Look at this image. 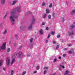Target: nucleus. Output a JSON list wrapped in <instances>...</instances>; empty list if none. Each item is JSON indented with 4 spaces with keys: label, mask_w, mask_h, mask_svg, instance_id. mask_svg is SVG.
<instances>
[{
    "label": "nucleus",
    "mask_w": 75,
    "mask_h": 75,
    "mask_svg": "<svg viewBox=\"0 0 75 75\" xmlns=\"http://www.w3.org/2000/svg\"><path fill=\"white\" fill-rule=\"evenodd\" d=\"M21 11V8L19 7L14 8L11 11L10 13V19L11 20V22L12 24H14V22H15V21L14 18H16L18 17V16L16 15V12L20 13Z\"/></svg>",
    "instance_id": "f257e3e1"
},
{
    "label": "nucleus",
    "mask_w": 75,
    "mask_h": 75,
    "mask_svg": "<svg viewBox=\"0 0 75 75\" xmlns=\"http://www.w3.org/2000/svg\"><path fill=\"white\" fill-rule=\"evenodd\" d=\"M16 56L17 54L16 53H15L13 55L12 57V59L11 63V66L15 62V60Z\"/></svg>",
    "instance_id": "f03ea898"
},
{
    "label": "nucleus",
    "mask_w": 75,
    "mask_h": 75,
    "mask_svg": "<svg viewBox=\"0 0 75 75\" xmlns=\"http://www.w3.org/2000/svg\"><path fill=\"white\" fill-rule=\"evenodd\" d=\"M6 61L7 65L8 66H9L11 61L10 57V56L7 57Z\"/></svg>",
    "instance_id": "7ed1b4c3"
},
{
    "label": "nucleus",
    "mask_w": 75,
    "mask_h": 75,
    "mask_svg": "<svg viewBox=\"0 0 75 75\" xmlns=\"http://www.w3.org/2000/svg\"><path fill=\"white\" fill-rule=\"evenodd\" d=\"M6 42L4 43L3 45L1 46V50H5L6 49Z\"/></svg>",
    "instance_id": "20e7f679"
},
{
    "label": "nucleus",
    "mask_w": 75,
    "mask_h": 75,
    "mask_svg": "<svg viewBox=\"0 0 75 75\" xmlns=\"http://www.w3.org/2000/svg\"><path fill=\"white\" fill-rule=\"evenodd\" d=\"M18 56L19 57H21L24 55V54L23 53H22V52H21V51H20L18 53Z\"/></svg>",
    "instance_id": "39448f33"
},
{
    "label": "nucleus",
    "mask_w": 75,
    "mask_h": 75,
    "mask_svg": "<svg viewBox=\"0 0 75 75\" xmlns=\"http://www.w3.org/2000/svg\"><path fill=\"white\" fill-rule=\"evenodd\" d=\"M43 32H44V30L42 29H40V30L39 33L40 34H43Z\"/></svg>",
    "instance_id": "423d86ee"
},
{
    "label": "nucleus",
    "mask_w": 75,
    "mask_h": 75,
    "mask_svg": "<svg viewBox=\"0 0 75 75\" xmlns=\"http://www.w3.org/2000/svg\"><path fill=\"white\" fill-rule=\"evenodd\" d=\"M35 18H33L32 20V23H31V24H34V23H35Z\"/></svg>",
    "instance_id": "0eeeda50"
},
{
    "label": "nucleus",
    "mask_w": 75,
    "mask_h": 75,
    "mask_svg": "<svg viewBox=\"0 0 75 75\" xmlns=\"http://www.w3.org/2000/svg\"><path fill=\"white\" fill-rule=\"evenodd\" d=\"M69 73V71H66L65 73H64V75H71L69 74H68Z\"/></svg>",
    "instance_id": "6e6552de"
},
{
    "label": "nucleus",
    "mask_w": 75,
    "mask_h": 75,
    "mask_svg": "<svg viewBox=\"0 0 75 75\" xmlns=\"http://www.w3.org/2000/svg\"><path fill=\"white\" fill-rule=\"evenodd\" d=\"M18 2V1L17 0H15L13 1V3L12 4V5H14L16 3H17Z\"/></svg>",
    "instance_id": "1a4fd4ad"
},
{
    "label": "nucleus",
    "mask_w": 75,
    "mask_h": 75,
    "mask_svg": "<svg viewBox=\"0 0 75 75\" xmlns=\"http://www.w3.org/2000/svg\"><path fill=\"white\" fill-rule=\"evenodd\" d=\"M3 63V60H0V67H1L2 65V64Z\"/></svg>",
    "instance_id": "9d476101"
},
{
    "label": "nucleus",
    "mask_w": 75,
    "mask_h": 75,
    "mask_svg": "<svg viewBox=\"0 0 75 75\" xmlns=\"http://www.w3.org/2000/svg\"><path fill=\"white\" fill-rule=\"evenodd\" d=\"M75 13V9L73 10L71 12V14L72 15H73Z\"/></svg>",
    "instance_id": "9b49d317"
},
{
    "label": "nucleus",
    "mask_w": 75,
    "mask_h": 75,
    "mask_svg": "<svg viewBox=\"0 0 75 75\" xmlns=\"http://www.w3.org/2000/svg\"><path fill=\"white\" fill-rule=\"evenodd\" d=\"M46 12L47 14H48L50 12V10L49 9H46Z\"/></svg>",
    "instance_id": "f8f14e48"
},
{
    "label": "nucleus",
    "mask_w": 75,
    "mask_h": 75,
    "mask_svg": "<svg viewBox=\"0 0 75 75\" xmlns=\"http://www.w3.org/2000/svg\"><path fill=\"white\" fill-rule=\"evenodd\" d=\"M75 23H74L71 26V29H72V28H73L74 27H75Z\"/></svg>",
    "instance_id": "ddd939ff"
},
{
    "label": "nucleus",
    "mask_w": 75,
    "mask_h": 75,
    "mask_svg": "<svg viewBox=\"0 0 75 75\" xmlns=\"http://www.w3.org/2000/svg\"><path fill=\"white\" fill-rule=\"evenodd\" d=\"M68 33H69V34L70 35H73L74 34V32H71L69 33V32L68 31Z\"/></svg>",
    "instance_id": "4468645a"
},
{
    "label": "nucleus",
    "mask_w": 75,
    "mask_h": 75,
    "mask_svg": "<svg viewBox=\"0 0 75 75\" xmlns=\"http://www.w3.org/2000/svg\"><path fill=\"white\" fill-rule=\"evenodd\" d=\"M1 3L2 4H4L5 3V1L4 0H1Z\"/></svg>",
    "instance_id": "2eb2a0df"
},
{
    "label": "nucleus",
    "mask_w": 75,
    "mask_h": 75,
    "mask_svg": "<svg viewBox=\"0 0 75 75\" xmlns=\"http://www.w3.org/2000/svg\"><path fill=\"white\" fill-rule=\"evenodd\" d=\"M33 28V27L32 25H30V26H29L28 29V30H31V29Z\"/></svg>",
    "instance_id": "dca6fc26"
},
{
    "label": "nucleus",
    "mask_w": 75,
    "mask_h": 75,
    "mask_svg": "<svg viewBox=\"0 0 75 75\" xmlns=\"http://www.w3.org/2000/svg\"><path fill=\"white\" fill-rule=\"evenodd\" d=\"M7 30L5 29L4 32L3 33V34H6L7 33Z\"/></svg>",
    "instance_id": "f3484780"
},
{
    "label": "nucleus",
    "mask_w": 75,
    "mask_h": 75,
    "mask_svg": "<svg viewBox=\"0 0 75 75\" xmlns=\"http://www.w3.org/2000/svg\"><path fill=\"white\" fill-rule=\"evenodd\" d=\"M7 14H8V12H7L6 13L5 16L4 17V19H5V18H6V16H7Z\"/></svg>",
    "instance_id": "a211bd4d"
},
{
    "label": "nucleus",
    "mask_w": 75,
    "mask_h": 75,
    "mask_svg": "<svg viewBox=\"0 0 75 75\" xmlns=\"http://www.w3.org/2000/svg\"><path fill=\"white\" fill-rule=\"evenodd\" d=\"M39 69H40V66H37L36 67V69L37 70H39Z\"/></svg>",
    "instance_id": "6ab92c4d"
},
{
    "label": "nucleus",
    "mask_w": 75,
    "mask_h": 75,
    "mask_svg": "<svg viewBox=\"0 0 75 75\" xmlns=\"http://www.w3.org/2000/svg\"><path fill=\"white\" fill-rule=\"evenodd\" d=\"M13 74H14V71H13V70H12L11 71V75H13Z\"/></svg>",
    "instance_id": "aec40b11"
},
{
    "label": "nucleus",
    "mask_w": 75,
    "mask_h": 75,
    "mask_svg": "<svg viewBox=\"0 0 75 75\" xmlns=\"http://www.w3.org/2000/svg\"><path fill=\"white\" fill-rule=\"evenodd\" d=\"M23 29H24L23 27V26H21L20 28V29L21 30H23Z\"/></svg>",
    "instance_id": "412c9836"
},
{
    "label": "nucleus",
    "mask_w": 75,
    "mask_h": 75,
    "mask_svg": "<svg viewBox=\"0 0 75 75\" xmlns=\"http://www.w3.org/2000/svg\"><path fill=\"white\" fill-rule=\"evenodd\" d=\"M51 34L52 35H54L55 34V32L52 31L51 32Z\"/></svg>",
    "instance_id": "4be33fe9"
},
{
    "label": "nucleus",
    "mask_w": 75,
    "mask_h": 75,
    "mask_svg": "<svg viewBox=\"0 0 75 75\" xmlns=\"http://www.w3.org/2000/svg\"><path fill=\"white\" fill-rule=\"evenodd\" d=\"M33 38H31V39L30 40V42H33Z\"/></svg>",
    "instance_id": "5701e85b"
},
{
    "label": "nucleus",
    "mask_w": 75,
    "mask_h": 75,
    "mask_svg": "<svg viewBox=\"0 0 75 75\" xmlns=\"http://www.w3.org/2000/svg\"><path fill=\"white\" fill-rule=\"evenodd\" d=\"M26 74V71H23L22 73V75H24Z\"/></svg>",
    "instance_id": "b1692460"
},
{
    "label": "nucleus",
    "mask_w": 75,
    "mask_h": 75,
    "mask_svg": "<svg viewBox=\"0 0 75 75\" xmlns=\"http://www.w3.org/2000/svg\"><path fill=\"white\" fill-rule=\"evenodd\" d=\"M60 68H63V69L65 68V66H64L60 65Z\"/></svg>",
    "instance_id": "393cba45"
},
{
    "label": "nucleus",
    "mask_w": 75,
    "mask_h": 75,
    "mask_svg": "<svg viewBox=\"0 0 75 75\" xmlns=\"http://www.w3.org/2000/svg\"><path fill=\"white\" fill-rule=\"evenodd\" d=\"M50 37H51V35L50 34V33H49L48 35V36L47 37V38H50Z\"/></svg>",
    "instance_id": "a878e982"
},
{
    "label": "nucleus",
    "mask_w": 75,
    "mask_h": 75,
    "mask_svg": "<svg viewBox=\"0 0 75 75\" xmlns=\"http://www.w3.org/2000/svg\"><path fill=\"white\" fill-rule=\"evenodd\" d=\"M47 71H46L45 70L44 71V73H43L44 75H45V74H47Z\"/></svg>",
    "instance_id": "bb28decb"
},
{
    "label": "nucleus",
    "mask_w": 75,
    "mask_h": 75,
    "mask_svg": "<svg viewBox=\"0 0 75 75\" xmlns=\"http://www.w3.org/2000/svg\"><path fill=\"white\" fill-rule=\"evenodd\" d=\"M48 67H45L44 68V69H45V70H47L48 69Z\"/></svg>",
    "instance_id": "cd10ccee"
},
{
    "label": "nucleus",
    "mask_w": 75,
    "mask_h": 75,
    "mask_svg": "<svg viewBox=\"0 0 75 75\" xmlns=\"http://www.w3.org/2000/svg\"><path fill=\"white\" fill-rule=\"evenodd\" d=\"M10 48H8L7 50V52H10Z\"/></svg>",
    "instance_id": "c85d7f7f"
},
{
    "label": "nucleus",
    "mask_w": 75,
    "mask_h": 75,
    "mask_svg": "<svg viewBox=\"0 0 75 75\" xmlns=\"http://www.w3.org/2000/svg\"><path fill=\"white\" fill-rule=\"evenodd\" d=\"M51 16L50 15H49L48 16V19H51Z\"/></svg>",
    "instance_id": "c756f323"
},
{
    "label": "nucleus",
    "mask_w": 75,
    "mask_h": 75,
    "mask_svg": "<svg viewBox=\"0 0 75 75\" xmlns=\"http://www.w3.org/2000/svg\"><path fill=\"white\" fill-rule=\"evenodd\" d=\"M52 4H50L49 5V7L50 8H51V7H52Z\"/></svg>",
    "instance_id": "7c9ffc66"
},
{
    "label": "nucleus",
    "mask_w": 75,
    "mask_h": 75,
    "mask_svg": "<svg viewBox=\"0 0 75 75\" xmlns=\"http://www.w3.org/2000/svg\"><path fill=\"white\" fill-rule=\"evenodd\" d=\"M46 16H47V15L46 14H45L43 16V18H45L46 17Z\"/></svg>",
    "instance_id": "2f4dec72"
},
{
    "label": "nucleus",
    "mask_w": 75,
    "mask_h": 75,
    "mask_svg": "<svg viewBox=\"0 0 75 75\" xmlns=\"http://www.w3.org/2000/svg\"><path fill=\"white\" fill-rule=\"evenodd\" d=\"M59 47V45H57L56 48V49H58V48Z\"/></svg>",
    "instance_id": "473e14b6"
},
{
    "label": "nucleus",
    "mask_w": 75,
    "mask_h": 75,
    "mask_svg": "<svg viewBox=\"0 0 75 75\" xmlns=\"http://www.w3.org/2000/svg\"><path fill=\"white\" fill-rule=\"evenodd\" d=\"M15 37H16V39H17V34H15Z\"/></svg>",
    "instance_id": "72a5a7b5"
},
{
    "label": "nucleus",
    "mask_w": 75,
    "mask_h": 75,
    "mask_svg": "<svg viewBox=\"0 0 75 75\" xmlns=\"http://www.w3.org/2000/svg\"><path fill=\"white\" fill-rule=\"evenodd\" d=\"M45 25V23L44 22H42V25Z\"/></svg>",
    "instance_id": "f704fd0d"
},
{
    "label": "nucleus",
    "mask_w": 75,
    "mask_h": 75,
    "mask_svg": "<svg viewBox=\"0 0 75 75\" xmlns=\"http://www.w3.org/2000/svg\"><path fill=\"white\" fill-rule=\"evenodd\" d=\"M56 61H57V59L56 58L55 59H54L53 62H56Z\"/></svg>",
    "instance_id": "c9c22d12"
},
{
    "label": "nucleus",
    "mask_w": 75,
    "mask_h": 75,
    "mask_svg": "<svg viewBox=\"0 0 75 75\" xmlns=\"http://www.w3.org/2000/svg\"><path fill=\"white\" fill-rule=\"evenodd\" d=\"M45 3H43V4H42V6H45Z\"/></svg>",
    "instance_id": "e433bc0d"
},
{
    "label": "nucleus",
    "mask_w": 75,
    "mask_h": 75,
    "mask_svg": "<svg viewBox=\"0 0 75 75\" xmlns=\"http://www.w3.org/2000/svg\"><path fill=\"white\" fill-rule=\"evenodd\" d=\"M52 16H53V17H55V13H53L52 14Z\"/></svg>",
    "instance_id": "4c0bfd02"
},
{
    "label": "nucleus",
    "mask_w": 75,
    "mask_h": 75,
    "mask_svg": "<svg viewBox=\"0 0 75 75\" xmlns=\"http://www.w3.org/2000/svg\"><path fill=\"white\" fill-rule=\"evenodd\" d=\"M60 35H58L57 36V38H60Z\"/></svg>",
    "instance_id": "58836bf2"
},
{
    "label": "nucleus",
    "mask_w": 75,
    "mask_h": 75,
    "mask_svg": "<svg viewBox=\"0 0 75 75\" xmlns=\"http://www.w3.org/2000/svg\"><path fill=\"white\" fill-rule=\"evenodd\" d=\"M62 21H63V22L64 21L65 19H64V18H62Z\"/></svg>",
    "instance_id": "ea45409f"
},
{
    "label": "nucleus",
    "mask_w": 75,
    "mask_h": 75,
    "mask_svg": "<svg viewBox=\"0 0 75 75\" xmlns=\"http://www.w3.org/2000/svg\"><path fill=\"white\" fill-rule=\"evenodd\" d=\"M49 28L48 27H46V30H48Z\"/></svg>",
    "instance_id": "a19ab883"
},
{
    "label": "nucleus",
    "mask_w": 75,
    "mask_h": 75,
    "mask_svg": "<svg viewBox=\"0 0 75 75\" xmlns=\"http://www.w3.org/2000/svg\"><path fill=\"white\" fill-rule=\"evenodd\" d=\"M72 52L70 50L69 51V54H71V53Z\"/></svg>",
    "instance_id": "79ce46f5"
},
{
    "label": "nucleus",
    "mask_w": 75,
    "mask_h": 75,
    "mask_svg": "<svg viewBox=\"0 0 75 75\" xmlns=\"http://www.w3.org/2000/svg\"><path fill=\"white\" fill-rule=\"evenodd\" d=\"M56 43V41H54L53 42V43L54 44H55V43Z\"/></svg>",
    "instance_id": "37998d69"
},
{
    "label": "nucleus",
    "mask_w": 75,
    "mask_h": 75,
    "mask_svg": "<svg viewBox=\"0 0 75 75\" xmlns=\"http://www.w3.org/2000/svg\"><path fill=\"white\" fill-rule=\"evenodd\" d=\"M46 42V43H47V42H48V40H46V41H45Z\"/></svg>",
    "instance_id": "c03bdc74"
},
{
    "label": "nucleus",
    "mask_w": 75,
    "mask_h": 75,
    "mask_svg": "<svg viewBox=\"0 0 75 75\" xmlns=\"http://www.w3.org/2000/svg\"><path fill=\"white\" fill-rule=\"evenodd\" d=\"M3 69L4 71H6V68L4 67L3 68Z\"/></svg>",
    "instance_id": "a18cd8bd"
},
{
    "label": "nucleus",
    "mask_w": 75,
    "mask_h": 75,
    "mask_svg": "<svg viewBox=\"0 0 75 75\" xmlns=\"http://www.w3.org/2000/svg\"><path fill=\"white\" fill-rule=\"evenodd\" d=\"M37 71H35L34 72V74H35L36 73H37Z\"/></svg>",
    "instance_id": "49530a36"
},
{
    "label": "nucleus",
    "mask_w": 75,
    "mask_h": 75,
    "mask_svg": "<svg viewBox=\"0 0 75 75\" xmlns=\"http://www.w3.org/2000/svg\"><path fill=\"white\" fill-rule=\"evenodd\" d=\"M30 55H31L30 54H28V57H30Z\"/></svg>",
    "instance_id": "de8ad7c7"
},
{
    "label": "nucleus",
    "mask_w": 75,
    "mask_h": 75,
    "mask_svg": "<svg viewBox=\"0 0 75 75\" xmlns=\"http://www.w3.org/2000/svg\"><path fill=\"white\" fill-rule=\"evenodd\" d=\"M58 58L59 59H61V57H60V56H59V57H58Z\"/></svg>",
    "instance_id": "09e8293b"
},
{
    "label": "nucleus",
    "mask_w": 75,
    "mask_h": 75,
    "mask_svg": "<svg viewBox=\"0 0 75 75\" xmlns=\"http://www.w3.org/2000/svg\"><path fill=\"white\" fill-rule=\"evenodd\" d=\"M65 56H66V54H63V57H65Z\"/></svg>",
    "instance_id": "8fccbe9b"
},
{
    "label": "nucleus",
    "mask_w": 75,
    "mask_h": 75,
    "mask_svg": "<svg viewBox=\"0 0 75 75\" xmlns=\"http://www.w3.org/2000/svg\"><path fill=\"white\" fill-rule=\"evenodd\" d=\"M21 48H22V46H21L20 47H19V49H21Z\"/></svg>",
    "instance_id": "3c124183"
},
{
    "label": "nucleus",
    "mask_w": 75,
    "mask_h": 75,
    "mask_svg": "<svg viewBox=\"0 0 75 75\" xmlns=\"http://www.w3.org/2000/svg\"><path fill=\"white\" fill-rule=\"evenodd\" d=\"M66 4H67V5H68V2L66 1Z\"/></svg>",
    "instance_id": "603ef678"
},
{
    "label": "nucleus",
    "mask_w": 75,
    "mask_h": 75,
    "mask_svg": "<svg viewBox=\"0 0 75 75\" xmlns=\"http://www.w3.org/2000/svg\"><path fill=\"white\" fill-rule=\"evenodd\" d=\"M16 45H17V44H16V43H15V44H14V46H16Z\"/></svg>",
    "instance_id": "864d4df0"
},
{
    "label": "nucleus",
    "mask_w": 75,
    "mask_h": 75,
    "mask_svg": "<svg viewBox=\"0 0 75 75\" xmlns=\"http://www.w3.org/2000/svg\"><path fill=\"white\" fill-rule=\"evenodd\" d=\"M71 44H69V46H71Z\"/></svg>",
    "instance_id": "5fc2aeb1"
},
{
    "label": "nucleus",
    "mask_w": 75,
    "mask_h": 75,
    "mask_svg": "<svg viewBox=\"0 0 75 75\" xmlns=\"http://www.w3.org/2000/svg\"><path fill=\"white\" fill-rule=\"evenodd\" d=\"M9 44H10V45H11V41H9Z\"/></svg>",
    "instance_id": "6e6d98bb"
},
{
    "label": "nucleus",
    "mask_w": 75,
    "mask_h": 75,
    "mask_svg": "<svg viewBox=\"0 0 75 75\" xmlns=\"http://www.w3.org/2000/svg\"><path fill=\"white\" fill-rule=\"evenodd\" d=\"M67 49L66 48H65L64 49V51H66V50H67Z\"/></svg>",
    "instance_id": "4d7b16f0"
},
{
    "label": "nucleus",
    "mask_w": 75,
    "mask_h": 75,
    "mask_svg": "<svg viewBox=\"0 0 75 75\" xmlns=\"http://www.w3.org/2000/svg\"><path fill=\"white\" fill-rule=\"evenodd\" d=\"M71 50H72V51H74V49H71Z\"/></svg>",
    "instance_id": "13d9d810"
},
{
    "label": "nucleus",
    "mask_w": 75,
    "mask_h": 75,
    "mask_svg": "<svg viewBox=\"0 0 75 75\" xmlns=\"http://www.w3.org/2000/svg\"><path fill=\"white\" fill-rule=\"evenodd\" d=\"M33 47V46L32 45V47Z\"/></svg>",
    "instance_id": "bf43d9fd"
}]
</instances>
